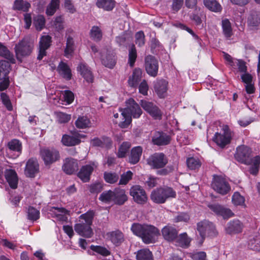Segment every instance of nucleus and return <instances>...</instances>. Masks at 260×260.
Listing matches in <instances>:
<instances>
[{
  "instance_id": "nucleus-36",
  "label": "nucleus",
  "mask_w": 260,
  "mask_h": 260,
  "mask_svg": "<svg viewBox=\"0 0 260 260\" xmlns=\"http://www.w3.org/2000/svg\"><path fill=\"white\" fill-rule=\"evenodd\" d=\"M248 25L251 27H257L260 24V12H251L247 19Z\"/></svg>"
},
{
  "instance_id": "nucleus-53",
  "label": "nucleus",
  "mask_w": 260,
  "mask_h": 260,
  "mask_svg": "<svg viewBox=\"0 0 260 260\" xmlns=\"http://www.w3.org/2000/svg\"><path fill=\"white\" fill-rule=\"evenodd\" d=\"M74 51V41L73 39L69 36L67 39L66 47L64 49V55H72Z\"/></svg>"
},
{
  "instance_id": "nucleus-18",
  "label": "nucleus",
  "mask_w": 260,
  "mask_h": 260,
  "mask_svg": "<svg viewBox=\"0 0 260 260\" xmlns=\"http://www.w3.org/2000/svg\"><path fill=\"white\" fill-rule=\"evenodd\" d=\"M210 209L218 216H222L224 219L229 218L234 215L233 212L218 204H213L208 205Z\"/></svg>"
},
{
  "instance_id": "nucleus-33",
  "label": "nucleus",
  "mask_w": 260,
  "mask_h": 260,
  "mask_svg": "<svg viewBox=\"0 0 260 260\" xmlns=\"http://www.w3.org/2000/svg\"><path fill=\"white\" fill-rule=\"evenodd\" d=\"M57 71L59 74L62 76L63 78L69 80L71 79L72 74L71 71L67 63L60 62L57 68Z\"/></svg>"
},
{
  "instance_id": "nucleus-31",
  "label": "nucleus",
  "mask_w": 260,
  "mask_h": 260,
  "mask_svg": "<svg viewBox=\"0 0 260 260\" xmlns=\"http://www.w3.org/2000/svg\"><path fill=\"white\" fill-rule=\"evenodd\" d=\"M203 4L211 11L220 12L222 11L221 5L216 0H203Z\"/></svg>"
},
{
  "instance_id": "nucleus-60",
  "label": "nucleus",
  "mask_w": 260,
  "mask_h": 260,
  "mask_svg": "<svg viewBox=\"0 0 260 260\" xmlns=\"http://www.w3.org/2000/svg\"><path fill=\"white\" fill-rule=\"evenodd\" d=\"M135 43L140 47L144 45L145 43V35L143 31H139L135 34Z\"/></svg>"
},
{
  "instance_id": "nucleus-57",
  "label": "nucleus",
  "mask_w": 260,
  "mask_h": 260,
  "mask_svg": "<svg viewBox=\"0 0 260 260\" xmlns=\"http://www.w3.org/2000/svg\"><path fill=\"white\" fill-rule=\"evenodd\" d=\"M0 96L2 102L7 109L9 111H12L13 106L9 96L5 92L1 93Z\"/></svg>"
},
{
  "instance_id": "nucleus-41",
  "label": "nucleus",
  "mask_w": 260,
  "mask_h": 260,
  "mask_svg": "<svg viewBox=\"0 0 260 260\" xmlns=\"http://www.w3.org/2000/svg\"><path fill=\"white\" fill-rule=\"evenodd\" d=\"M136 257L137 260H153L152 252L147 249H141L138 251Z\"/></svg>"
},
{
  "instance_id": "nucleus-2",
  "label": "nucleus",
  "mask_w": 260,
  "mask_h": 260,
  "mask_svg": "<svg viewBox=\"0 0 260 260\" xmlns=\"http://www.w3.org/2000/svg\"><path fill=\"white\" fill-rule=\"evenodd\" d=\"M126 107L121 110L124 120L119 125L122 128L127 127L132 122V118H139L143 111L139 105L133 99L129 98L125 101Z\"/></svg>"
},
{
  "instance_id": "nucleus-49",
  "label": "nucleus",
  "mask_w": 260,
  "mask_h": 260,
  "mask_svg": "<svg viewBox=\"0 0 260 260\" xmlns=\"http://www.w3.org/2000/svg\"><path fill=\"white\" fill-rule=\"evenodd\" d=\"M131 144L129 142H124L119 148L117 155L119 158H123L126 156L130 148Z\"/></svg>"
},
{
  "instance_id": "nucleus-43",
  "label": "nucleus",
  "mask_w": 260,
  "mask_h": 260,
  "mask_svg": "<svg viewBox=\"0 0 260 260\" xmlns=\"http://www.w3.org/2000/svg\"><path fill=\"white\" fill-rule=\"evenodd\" d=\"M90 121L86 116H80L75 122V125L78 128H85L89 126Z\"/></svg>"
},
{
  "instance_id": "nucleus-5",
  "label": "nucleus",
  "mask_w": 260,
  "mask_h": 260,
  "mask_svg": "<svg viewBox=\"0 0 260 260\" xmlns=\"http://www.w3.org/2000/svg\"><path fill=\"white\" fill-rule=\"evenodd\" d=\"M34 48V43L28 38H24L18 43L14 47V51L17 59L20 62L22 59L29 56Z\"/></svg>"
},
{
  "instance_id": "nucleus-12",
  "label": "nucleus",
  "mask_w": 260,
  "mask_h": 260,
  "mask_svg": "<svg viewBox=\"0 0 260 260\" xmlns=\"http://www.w3.org/2000/svg\"><path fill=\"white\" fill-rule=\"evenodd\" d=\"M129 194L137 204L144 205L146 203L148 198L145 189L140 185H134L130 188Z\"/></svg>"
},
{
  "instance_id": "nucleus-48",
  "label": "nucleus",
  "mask_w": 260,
  "mask_h": 260,
  "mask_svg": "<svg viewBox=\"0 0 260 260\" xmlns=\"http://www.w3.org/2000/svg\"><path fill=\"white\" fill-rule=\"evenodd\" d=\"M137 57V53L136 47L132 44L128 50V63L131 67H133Z\"/></svg>"
},
{
  "instance_id": "nucleus-30",
  "label": "nucleus",
  "mask_w": 260,
  "mask_h": 260,
  "mask_svg": "<svg viewBox=\"0 0 260 260\" xmlns=\"http://www.w3.org/2000/svg\"><path fill=\"white\" fill-rule=\"evenodd\" d=\"M143 149L141 146L133 148L129 156V161L132 164H136L140 160L142 153Z\"/></svg>"
},
{
  "instance_id": "nucleus-62",
  "label": "nucleus",
  "mask_w": 260,
  "mask_h": 260,
  "mask_svg": "<svg viewBox=\"0 0 260 260\" xmlns=\"http://www.w3.org/2000/svg\"><path fill=\"white\" fill-rule=\"evenodd\" d=\"M103 184L100 182H95L89 185V191L91 193H98L103 190Z\"/></svg>"
},
{
  "instance_id": "nucleus-20",
  "label": "nucleus",
  "mask_w": 260,
  "mask_h": 260,
  "mask_svg": "<svg viewBox=\"0 0 260 260\" xmlns=\"http://www.w3.org/2000/svg\"><path fill=\"white\" fill-rule=\"evenodd\" d=\"M51 43V37L48 35L41 38L39 42V54L37 56L38 60H42L44 56L46 55V50L48 49Z\"/></svg>"
},
{
  "instance_id": "nucleus-22",
  "label": "nucleus",
  "mask_w": 260,
  "mask_h": 260,
  "mask_svg": "<svg viewBox=\"0 0 260 260\" xmlns=\"http://www.w3.org/2000/svg\"><path fill=\"white\" fill-rule=\"evenodd\" d=\"M170 141L171 137L162 132H155L152 138L153 144L158 146L168 145Z\"/></svg>"
},
{
  "instance_id": "nucleus-6",
  "label": "nucleus",
  "mask_w": 260,
  "mask_h": 260,
  "mask_svg": "<svg viewBox=\"0 0 260 260\" xmlns=\"http://www.w3.org/2000/svg\"><path fill=\"white\" fill-rule=\"evenodd\" d=\"M176 196V192L172 188L165 186L153 190L150 194V199L153 202L161 204L169 198H175Z\"/></svg>"
},
{
  "instance_id": "nucleus-17",
  "label": "nucleus",
  "mask_w": 260,
  "mask_h": 260,
  "mask_svg": "<svg viewBox=\"0 0 260 260\" xmlns=\"http://www.w3.org/2000/svg\"><path fill=\"white\" fill-rule=\"evenodd\" d=\"M78 168V160L72 157L66 158L62 167L63 172L68 175L77 173Z\"/></svg>"
},
{
  "instance_id": "nucleus-3",
  "label": "nucleus",
  "mask_w": 260,
  "mask_h": 260,
  "mask_svg": "<svg viewBox=\"0 0 260 260\" xmlns=\"http://www.w3.org/2000/svg\"><path fill=\"white\" fill-rule=\"evenodd\" d=\"M94 213L90 211L81 215L78 222L74 225L75 232L80 236L85 238H91L93 233L91 228Z\"/></svg>"
},
{
  "instance_id": "nucleus-10",
  "label": "nucleus",
  "mask_w": 260,
  "mask_h": 260,
  "mask_svg": "<svg viewBox=\"0 0 260 260\" xmlns=\"http://www.w3.org/2000/svg\"><path fill=\"white\" fill-rule=\"evenodd\" d=\"M211 187L217 192L222 195L228 193L231 189L230 184L225 178L215 175L213 176Z\"/></svg>"
},
{
  "instance_id": "nucleus-7",
  "label": "nucleus",
  "mask_w": 260,
  "mask_h": 260,
  "mask_svg": "<svg viewBox=\"0 0 260 260\" xmlns=\"http://www.w3.org/2000/svg\"><path fill=\"white\" fill-rule=\"evenodd\" d=\"M197 231L201 238V243L203 242L206 236L214 237L218 234L215 225L208 220H204L198 223Z\"/></svg>"
},
{
  "instance_id": "nucleus-1",
  "label": "nucleus",
  "mask_w": 260,
  "mask_h": 260,
  "mask_svg": "<svg viewBox=\"0 0 260 260\" xmlns=\"http://www.w3.org/2000/svg\"><path fill=\"white\" fill-rule=\"evenodd\" d=\"M131 229L134 235L140 237L146 244L155 243L160 235L158 229L150 224L134 223Z\"/></svg>"
},
{
  "instance_id": "nucleus-63",
  "label": "nucleus",
  "mask_w": 260,
  "mask_h": 260,
  "mask_svg": "<svg viewBox=\"0 0 260 260\" xmlns=\"http://www.w3.org/2000/svg\"><path fill=\"white\" fill-rule=\"evenodd\" d=\"M133 173L131 171H128L125 173H123L119 180V184L120 185H125L132 179Z\"/></svg>"
},
{
  "instance_id": "nucleus-59",
  "label": "nucleus",
  "mask_w": 260,
  "mask_h": 260,
  "mask_svg": "<svg viewBox=\"0 0 260 260\" xmlns=\"http://www.w3.org/2000/svg\"><path fill=\"white\" fill-rule=\"evenodd\" d=\"M232 202L236 206L243 205L245 202V199L239 192H236L233 195Z\"/></svg>"
},
{
  "instance_id": "nucleus-54",
  "label": "nucleus",
  "mask_w": 260,
  "mask_h": 260,
  "mask_svg": "<svg viewBox=\"0 0 260 260\" xmlns=\"http://www.w3.org/2000/svg\"><path fill=\"white\" fill-rule=\"evenodd\" d=\"M90 248L92 251L102 255L103 256H107L111 254V252L106 247L103 246L92 245L90 246Z\"/></svg>"
},
{
  "instance_id": "nucleus-37",
  "label": "nucleus",
  "mask_w": 260,
  "mask_h": 260,
  "mask_svg": "<svg viewBox=\"0 0 260 260\" xmlns=\"http://www.w3.org/2000/svg\"><path fill=\"white\" fill-rule=\"evenodd\" d=\"M10 70L11 66L8 61L4 60H0V81L9 76Z\"/></svg>"
},
{
  "instance_id": "nucleus-32",
  "label": "nucleus",
  "mask_w": 260,
  "mask_h": 260,
  "mask_svg": "<svg viewBox=\"0 0 260 260\" xmlns=\"http://www.w3.org/2000/svg\"><path fill=\"white\" fill-rule=\"evenodd\" d=\"M78 70H80L81 74L87 82L90 83H92L93 82V76L90 70L85 64L82 63L80 64L78 67Z\"/></svg>"
},
{
  "instance_id": "nucleus-46",
  "label": "nucleus",
  "mask_w": 260,
  "mask_h": 260,
  "mask_svg": "<svg viewBox=\"0 0 260 260\" xmlns=\"http://www.w3.org/2000/svg\"><path fill=\"white\" fill-rule=\"evenodd\" d=\"M187 167L190 170H196L199 169L202 165L200 160L196 157H189L186 160Z\"/></svg>"
},
{
  "instance_id": "nucleus-27",
  "label": "nucleus",
  "mask_w": 260,
  "mask_h": 260,
  "mask_svg": "<svg viewBox=\"0 0 260 260\" xmlns=\"http://www.w3.org/2000/svg\"><path fill=\"white\" fill-rule=\"evenodd\" d=\"M0 56L7 59L9 63H15L16 62L13 53L1 42H0Z\"/></svg>"
},
{
  "instance_id": "nucleus-56",
  "label": "nucleus",
  "mask_w": 260,
  "mask_h": 260,
  "mask_svg": "<svg viewBox=\"0 0 260 260\" xmlns=\"http://www.w3.org/2000/svg\"><path fill=\"white\" fill-rule=\"evenodd\" d=\"M50 214L53 217H57L58 215L60 213L64 214H69L70 211L64 208H58L55 207H51L49 209Z\"/></svg>"
},
{
  "instance_id": "nucleus-34",
  "label": "nucleus",
  "mask_w": 260,
  "mask_h": 260,
  "mask_svg": "<svg viewBox=\"0 0 260 260\" xmlns=\"http://www.w3.org/2000/svg\"><path fill=\"white\" fill-rule=\"evenodd\" d=\"M221 26L224 37L227 39H230L233 35L232 25L230 20L227 18L222 19Z\"/></svg>"
},
{
  "instance_id": "nucleus-39",
  "label": "nucleus",
  "mask_w": 260,
  "mask_h": 260,
  "mask_svg": "<svg viewBox=\"0 0 260 260\" xmlns=\"http://www.w3.org/2000/svg\"><path fill=\"white\" fill-rule=\"evenodd\" d=\"M30 7V4L23 0H15L14 3L13 9L15 10L27 12Z\"/></svg>"
},
{
  "instance_id": "nucleus-8",
  "label": "nucleus",
  "mask_w": 260,
  "mask_h": 260,
  "mask_svg": "<svg viewBox=\"0 0 260 260\" xmlns=\"http://www.w3.org/2000/svg\"><path fill=\"white\" fill-rule=\"evenodd\" d=\"M251 154V149L248 146L242 145L237 147L234 157L238 162L250 165L252 164V160L253 158Z\"/></svg>"
},
{
  "instance_id": "nucleus-24",
  "label": "nucleus",
  "mask_w": 260,
  "mask_h": 260,
  "mask_svg": "<svg viewBox=\"0 0 260 260\" xmlns=\"http://www.w3.org/2000/svg\"><path fill=\"white\" fill-rule=\"evenodd\" d=\"M164 238L169 242L175 241L177 237L178 231L176 228L170 225H166L161 230Z\"/></svg>"
},
{
  "instance_id": "nucleus-40",
  "label": "nucleus",
  "mask_w": 260,
  "mask_h": 260,
  "mask_svg": "<svg viewBox=\"0 0 260 260\" xmlns=\"http://www.w3.org/2000/svg\"><path fill=\"white\" fill-rule=\"evenodd\" d=\"M96 6L107 11L112 10L115 6L113 0H97Z\"/></svg>"
},
{
  "instance_id": "nucleus-15",
  "label": "nucleus",
  "mask_w": 260,
  "mask_h": 260,
  "mask_svg": "<svg viewBox=\"0 0 260 260\" xmlns=\"http://www.w3.org/2000/svg\"><path fill=\"white\" fill-rule=\"evenodd\" d=\"M85 137V136L79 134L78 132H71L69 135L64 134L62 136L61 142L66 146H74L81 143V138Z\"/></svg>"
},
{
  "instance_id": "nucleus-35",
  "label": "nucleus",
  "mask_w": 260,
  "mask_h": 260,
  "mask_svg": "<svg viewBox=\"0 0 260 260\" xmlns=\"http://www.w3.org/2000/svg\"><path fill=\"white\" fill-rule=\"evenodd\" d=\"M175 240L176 245L183 248L188 247L190 242V239L188 237L186 233H182L179 235H177V237Z\"/></svg>"
},
{
  "instance_id": "nucleus-14",
  "label": "nucleus",
  "mask_w": 260,
  "mask_h": 260,
  "mask_svg": "<svg viewBox=\"0 0 260 260\" xmlns=\"http://www.w3.org/2000/svg\"><path fill=\"white\" fill-rule=\"evenodd\" d=\"M140 104L153 119L158 120L161 119L162 113L161 110L153 103L146 100H141Z\"/></svg>"
},
{
  "instance_id": "nucleus-52",
  "label": "nucleus",
  "mask_w": 260,
  "mask_h": 260,
  "mask_svg": "<svg viewBox=\"0 0 260 260\" xmlns=\"http://www.w3.org/2000/svg\"><path fill=\"white\" fill-rule=\"evenodd\" d=\"M104 178L106 182L114 184L118 181L119 176L116 173L105 172L104 173Z\"/></svg>"
},
{
  "instance_id": "nucleus-25",
  "label": "nucleus",
  "mask_w": 260,
  "mask_h": 260,
  "mask_svg": "<svg viewBox=\"0 0 260 260\" xmlns=\"http://www.w3.org/2000/svg\"><path fill=\"white\" fill-rule=\"evenodd\" d=\"M5 177L10 186L15 189L17 187L18 177L16 172L13 170H7L5 172Z\"/></svg>"
},
{
  "instance_id": "nucleus-9",
  "label": "nucleus",
  "mask_w": 260,
  "mask_h": 260,
  "mask_svg": "<svg viewBox=\"0 0 260 260\" xmlns=\"http://www.w3.org/2000/svg\"><path fill=\"white\" fill-rule=\"evenodd\" d=\"M222 130L223 134L216 133L213 138V140L217 145L221 148H223L226 145L230 143L233 136V133L228 125H223Z\"/></svg>"
},
{
  "instance_id": "nucleus-29",
  "label": "nucleus",
  "mask_w": 260,
  "mask_h": 260,
  "mask_svg": "<svg viewBox=\"0 0 260 260\" xmlns=\"http://www.w3.org/2000/svg\"><path fill=\"white\" fill-rule=\"evenodd\" d=\"M142 71L140 68H136L133 72L132 76L129 77L128 83L133 87L137 86L142 78Z\"/></svg>"
},
{
  "instance_id": "nucleus-11",
  "label": "nucleus",
  "mask_w": 260,
  "mask_h": 260,
  "mask_svg": "<svg viewBox=\"0 0 260 260\" xmlns=\"http://www.w3.org/2000/svg\"><path fill=\"white\" fill-rule=\"evenodd\" d=\"M40 155L46 166L50 167L60 159L58 151L54 149H42L40 150Z\"/></svg>"
},
{
  "instance_id": "nucleus-45",
  "label": "nucleus",
  "mask_w": 260,
  "mask_h": 260,
  "mask_svg": "<svg viewBox=\"0 0 260 260\" xmlns=\"http://www.w3.org/2000/svg\"><path fill=\"white\" fill-rule=\"evenodd\" d=\"M8 146L10 150L17 152L18 153L17 155H19L21 153V143L18 140L14 139L11 140L8 143Z\"/></svg>"
},
{
  "instance_id": "nucleus-13",
  "label": "nucleus",
  "mask_w": 260,
  "mask_h": 260,
  "mask_svg": "<svg viewBox=\"0 0 260 260\" xmlns=\"http://www.w3.org/2000/svg\"><path fill=\"white\" fill-rule=\"evenodd\" d=\"M147 164L153 169L163 168L168 163V159L163 153H155L147 159Z\"/></svg>"
},
{
  "instance_id": "nucleus-26",
  "label": "nucleus",
  "mask_w": 260,
  "mask_h": 260,
  "mask_svg": "<svg viewBox=\"0 0 260 260\" xmlns=\"http://www.w3.org/2000/svg\"><path fill=\"white\" fill-rule=\"evenodd\" d=\"M167 85L168 82L164 79L157 80L155 82L154 88L159 98H161L164 97V94L168 89Z\"/></svg>"
},
{
  "instance_id": "nucleus-4",
  "label": "nucleus",
  "mask_w": 260,
  "mask_h": 260,
  "mask_svg": "<svg viewBox=\"0 0 260 260\" xmlns=\"http://www.w3.org/2000/svg\"><path fill=\"white\" fill-rule=\"evenodd\" d=\"M99 200L105 204L114 203L117 205H123L128 200L125 190L119 187L114 190L103 191L100 196Z\"/></svg>"
},
{
  "instance_id": "nucleus-58",
  "label": "nucleus",
  "mask_w": 260,
  "mask_h": 260,
  "mask_svg": "<svg viewBox=\"0 0 260 260\" xmlns=\"http://www.w3.org/2000/svg\"><path fill=\"white\" fill-rule=\"evenodd\" d=\"M190 219V216L187 213L180 212L175 216L173 219L174 222H187Z\"/></svg>"
},
{
  "instance_id": "nucleus-42",
  "label": "nucleus",
  "mask_w": 260,
  "mask_h": 260,
  "mask_svg": "<svg viewBox=\"0 0 260 260\" xmlns=\"http://www.w3.org/2000/svg\"><path fill=\"white\" fill-rule=\"evenodd\" d=\"M102 62L105 67L112 69L116 64L115 56L113 54H108L102 59Z\"/></svg>"
},
{
  "instance_id": "nucleus-61",
  "label": "nucleus",
  "mask_w": 260,
  "mask_h": 260,
  "mask_svg": "<svg viewBox=\"0 0 260 260\" xmlns=\"http://www.w3.org/2000/svg\"><path fill=\"white\" fill-rule=\"evenodd\" d=\"M57 121L59 123H65L68 122L71 119V115L58 112L56 113Z\"/></svg>"
},
{
  "instance_id": "nucleus-16",
  "label": "nucleus",
  "mask_w": 260,
  "mask_h": 260,
  "mask_svg": "<svg viewBox=\"0 0 260 260\" xmlns=\"http://www.w3.org/2000/svg\"><path fill=\"white\" fill-rule=\"evenodd\" d=\"M145 67L146 71L149 75L154 77L157 75L158 62L154 56L149 55L145 57Z\"/></svg>"
},
{
  "instance_id": "nucleus-44",
  "label": "nucleus",
  "mask_w": 260,
  "mask_h": 260,
  "mask_svg": "<svg viewBox=\"0 0 260 260\" xmlns=\"http://www.w3.org/2000/svg\"><path fill=\"white\" fill-rule=\"evenodd\" d=\"M252 166L249 168V173L253 175H256L258 172L260 165V156H256L252 160Z\"/></svg>"
},
{
  "instance_id": "nucleus-50",
  "label": "nucleus",
  "mask_w": 260,
  "mask_h": 260,
  "mask_svg": "<svg viewBox=\"0 0 260 260\" xmlns=\"http://www.w3.org/2000/svg\"><path fill=\"white\" fill-rule=\"evenodd\" d=\"M27 218L31 221H36L40 218V211L36 208L29 206L27 209Z\"/></svg>"
},
{
  "instance_id": "nucleus-19",
  "label": "nucleus",
  "mask_w": 260,
  "mask_h": 260,
  "mask_svg": "<svg viewBox=\"0 0 260 260\" xmlns=\"http://www.w3.org/2000/svg\"><path fill=\"white\" fill-rule=\"evenodd\" d=\"M94 164L85 165L81 167L77 175L83 182H88L90 179V176L94 170Z\"/></svg>"
},
{
  "instance_id": "nucleus-51",
  "label": "nucleus",
  "mask_w": 260,
  "mask_h": 260,
  "mask_svg": "<svg viewBox=\"0 0 260 260\" xmlns=\"http://www.w3.org/2000/svg\"><path fill=\"white\" fill-rule=\"evenodd\" d=\"M90 35L91 38L96 42L100 41L102 38V32L101 29L96 26L92 27Z\"/></svg>"
},
{
  "instance_id": "nucleus-47",
  "label": "nucleus",
  "mask_w": 260,
  "mask_h": 260,
  "mask_svg": "<svg viewBox=\"0 0 260 260\" xmlns=\"http://www.w3.org/2000/svg\"><path fill=\"white\" fill-rule=\"evenodd\" d=\"M33 24L37 30H41L45 24V19L43 15H39L34 17Z\"/></svg>"
},
{
  "instance_id": "nucleus-64",
  "label": "nucleus",
  "mask_w": 260,
  "mask_h": 260,
  "mask_svg": "<svg viewBox=\"0 0 260 260\" xmlns=\"http://www.w3.org/2000/svg\"><path fill=\"white\" fill-rule=\"evenodd\" d=\"M62 95L64 101L68 104H71L74 100V93L70 90H65Z\"/></svg>"
},
{
  "instance_id": "nucleus-23",
  "label": "nucleus",
  "mask_w": 260,
  "mask_h": 260,
  "mask_svg": "<svg viewBox=\"0 0 260 260\" xmlns=\"http://www.w3.org/2000/svg\"><path fill=\"white\" fill-rule=\"evenodd\" d=\"M243 225L238 219H234L229 221L225 228V231L229 235L241 233L242 231Z\"/></svg>"
},
{
  "instance_id": "nucleus-38",
  "label": "nucleus",
  "mask_w": 260,
  "mask_h": 260,
  "mask_svg": "<svg viewBox=\"0 0 260 260\" xmlns=\"http://www.w3.org/2000/svg\"><path fill=\"white\" fill-rule=\"evenodd\" d=\"M59 6L60 0H51L46 8V14L47 16H53L56 11L59 9Z\"/></svg>"
},
{
  "instance_id": "nucleus-28",
  "label": "nucleus",
  "mask_w": 260,
  "mask_h": 260,
  "mask_svg": "<svg viewBox=\"0 0 260 260\" xmlns=\"http://www.w3.org/2000/svg\"><path fill=\"white\" fill-rule=\"evenodd\" d=\"M108 235L111 242L116 246H119L124 241L123 234L119 230L112 231Z\"/></svg>"
},
{
  "instance_id": "nucleus-55",
  "label": "nucleus",
  "mask_w": 260,
  "mask_h": 260,
  "mask_svg": "<svg viewBox=\"0 0 260 260\" xmlns=\"http://www.w3.org/2000/svg\"><path fill=\"white\" fill-rule=\"evenodd\" d=\"M132 41V37L127 34H123L116 38V41L119 46H126Z\"/></svg>"
},
{
  "instance_id": "nucleus-21",
  "label": "nucleus",
  "mask_w": 260,
  "mask_h": 260,
  "mask_svg": "<svg viewBox=\"0 0 260 260\" xmlns=\"http://www.w3.org/2000/svg\"><path fill=\"white\" fill-rule=\"evenodd\" d=\"M39 165L36 159L30 158L26 164L25 174L27 177L34 178L39 172Z\"/></svg>"
}]
</instances>
